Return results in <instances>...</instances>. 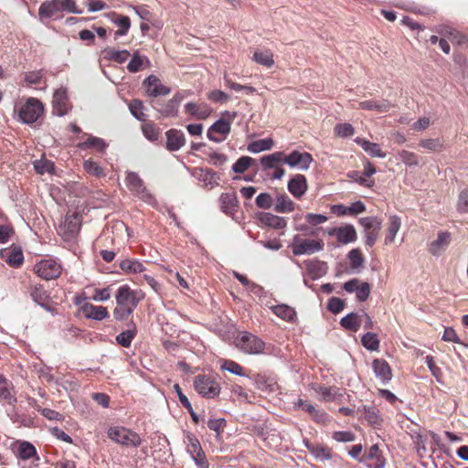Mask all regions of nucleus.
I'll list each match as a JSON object with an SVG mask.
<instances>
[{"mask_svg": "<svg viewBox=\"0 0 468 468\" xmlns=\"http://www.w3.org/2000/svg\"><path fill=\"white\" fill-rule=\"evenodd\" d=\"M186 112L199 119L205 120L211 114V108L207 104L188 102L185 105Z\"/></svg>", "mask_w": 468, "mask_h": 468, "instance_id": "28", "label": "nucleus"}, {"mask_svg": "<svg viewBox=\"0 0 468 468\" xmlns=\"http://www.w3.org/2000/svg\"><path fill=\"white\" fill-rule=\"evenodd\" d=\"M83 169L90 176L97 178L104 177L106 176L104 168L91 159H87L83 162Z\"/></svg>", "mask_w": 468, "mask_h": 468, "instance_id": "44", "label": "nucleus"}, {"mask_svg": "<svg viewBox=\"0 0 468 468\" xmlns=\"http://www.w3.org/2000/svg\"><path fill=\"white\" fill-rule=\"evenodd\" d=\"M356 143L372 157L385 158L387 155L378 144L371 143L366 139H357Z\"/></svg>", "mask_w": 468, "mask_h": 468, "instance_id": "33", "label": "nucleus"}, {"mask_svg": "<svg viewBox=\"0 0 468 468\" xmlns=\"http://www.w3.org/2000/svg\"><path fill=\"white\" fill-rule=\"evenodd\" d=\"M362 345L369 351H377L379 348V340L375 333L367 332L361 339Z\"/></svg>", "mask_w": 468, "mask_h": 468, "instance_id": "49", "label": "nucleus"}, {"mask_svg": "<svg viewBox=\"0 0 468 468\" xmlns=\"http://www.w3.org/2000/svg\"><path fill=\"white\" fill-rule=\"evenodd\" d=\"M274 209L278 213H289L293 211L294 203L287 195H279L276 197Z\"/></svg>", "mask_w": 468, "mask_h": 468, "instance_id": "40", "label": "nucleus"}, {"mask_svg": "<svg viewBox=\"0 0 468 468\" xmlns=\"http://www.w3.org/2000/svg\"><path fill=\"white\" fill-rule=\"evenodd\" d=\"M198 179L204 183L205 186L213 188L218 185L220 176L218 173L209 169H200L198 174Z\"/></svg>", "mask_w": 468, "mask_h": 468, "instance_id": "36", "label": "nucleus"}, {"mask_svg": "<svg viewBox=\"0 0 468 468\" xmlns=\"http://www.w3.org/2000/svg\"><path fill=\"white\" fill-rule=\"evenodd\" d=\"M0 400L8 405H14L16 402L12 383L3 377H0Z\"/></svg>", "mask_w": 468, "mask_h": 468, "instance_id": "27", "label": "nucleus"}, {"mask_svg": "<svg viewBox=\"0 0 468 468\" xmlns=\"http://www.w3.org/2000/svg\"><path fill=\"white\" fill-rule=\"evenodd\" d=\"M120 269L126 273H141L145 271L144 264L137 260L125 259L119 263Z\"/></svg>", "mask_w": 468, "mask_h": 468, "instance_id": "37", "label": "nucleus"}, {"mask_svg": "<svg viewBox=\"0 0 468 468\" xmlns=\"http://www.w3.org/2000/svg\"><path fill=\"white\" fill-rule=\"evenodd\" d=\"M272 202V197L269 193H261L255 200L257 207L263 209L271 208Z\"/></svg>", "mask_w": 468, "mask_h": 468, "instance_id": "62", "label": "nucleus"}, {"mask_svg": "<svg viewBox=\"0 0 468 468\" xmlns=\"http://www.w3.org/2000/svg\"><path fill=\"white\" fill-rule=\"evenodd\" d=\"M324 267H325V264L324 262L316 261V262H311L310 264H308L307 270H308L310 275L312 276V278L314 280V279H317L324 274V272H325Z\"/></svg>", "mask_w": 468, "mask_h": 468, "instance_id": "59", "label": "nucleus"}, {"mask_svg": "<svg viewBox=\"0 0 468 468\" xmlns=\"http://www.w3.org/2000/svg\"><path fill=\"white\" fill-rule=\"evenodd\" d=\"M1 256L13 268H18L24 262L23 251L19 247L5 249L1 251Z\"/></svg>", "mask_w": 468, "mask_h": 468, "instance_id": "22", "label": "nucleus"}, {"mask_svg": "<svg viewBox=\"0 0 468 468\" xmlns=\"http://www.w3.org/2000/svg\"><path fill=\"white\" fill-rule=\"evenodd\" d=\"M166 147L169 151H178L181 147L185 145L186 139L183 132L171 129L166 132Z\"/></svg>", "mask_w": 468, "mask_h": 468, "instance_id": "25", "label": "nucleus"}, {"mask_svg": "<svg viewBox=\"0 0 468 468\" xmlns=\"http://www.w3.org/2000/svg\"><path fill=\"white\" fill-rule=\"evenodd\" d=\"M348 259L352 269H357L363 266L364 258L358 249H353L348 253Z\"/></svg>", "mask_w": 468, "mask_h": 468, "instance_id": "58", "label": "nucleus"}, {"mask_svg": "<svg viewBox=\"0 0 468 468\" xmlns=\"http://www.w3.org/2000/svg\"><path fill=\"white\" fill-rule=\"evenodd\" d=\"M184 99V95L180 92L174 95V97L169 100L164 107L159 111L163 116H176L177 114V109Z\"/></svg>", "mask_w": 468, "mask_h": 468, "instance_id": "30", "label": "nucleus"}, {"mask_svg": "<svg viewBox=\"0 0 468 468\" xmlns=\"http://www.w3.org/2000/svg\"><path fill=\"white\" fill-rule=\"evenodd\" d=\"M272 146H273L272 139L265 138V139H261V140L251 142L248 145V150L250 153L257 154V153H261L262 151L270 150L272 148Z\"/></svg>", "mask_w": 468, "mask_h": 468, "instance_id": "46", "label": "nucleus"}, {"mask_svg": "<svg viewBox=\"0 0 468 468\" xmlns=\"http://www.w3.org/2000/svg\"><path fill=\"white\" fill-rule=\"evenodd\" d=\"M78 146L80 149L95 148L98 152L103 153L106 150L108 144L101 138L89 136L86 141L79 144Z\"/></svg>", "mask_w": 468, "mask_h": 468, "instance_id": "42", "label": "nucleus"}, {"mask_svg": "<svg viewBox=\"0 0 468 468\" xmlns=\"http://www.w3.org/2000/svg\"><path fill=\"white\" fill-rule=\"evenodd\" d=\"M307 188V180L303 175L297 174L288 182V190L296 198L302 197Z\"/></svg>", "mask_w": 468, "mask_h": 468, "instance_id": "20", "label": "nucleus"}, {"mask_svg": "<svg viewBox=\"0 0 468 468\" xmlns=\"http://www.w3.org/2000/svg\"><path fill=\"white\" fill-rule=\"evenodd\" d=\"M144 85L147 87L146 92L151 97L165 96L170 93V89L163 85L161 80L154 75L147 77L144 81Z\"/></svg>", "mask_w": 468, "mask_h": 468, "instance_id": "17", "label": "nucleus"}, {"mask_svg": "<svg viewBox=\"0 0 468 468\" xmlns=\"http://www.w3.org/2000/svg\"><path fill=\"white\" fill-rule=\"evenodd\" d=\"M128 327L129 328L127 330L122 332L116 336V342L123 347L131 346L132 341L137 333L136 325L134 323L131 322L128 324Z\"/></svg>", "mask_w": 468, "mask_h": 468, "instance_id": "31", "label": "nucleus"}, {"mask_svg": "<svg viewBox=\"0 0 468 468\" xmlns=\"http://www.w3.org/2000/svg\"><path fill=\"white\" fill-rule=\"evenodd\" d=\"M102 53L105 59L112 60L120 64L125 62L130 57V52L126 49L116 50L112 48H106L103 49Z\"/></svg>", "mask_w": 468, "mask_h": 468, "instance_id": "35", "label": "nucleus"}, {"mask_svg": "<svg viewBox=\"0 0 468 468\" xmlns=\"http://www.w3.org/2000/svg\"><path fill=\"white\" fill-rule=\"evenodd\" d=\"M399 159L409 166H417L420 162V157L412 152L401 150L399 152Z\"/></svg>", "mask_w": 468, "mask_h": 468, "instance_id": "54", "label": "nucleus"}, {"mask_svg": "<svg viewBox=\"0 0 468 468\" xmlns=\"http://www.w3.org/2000/svg\"><path fill=\"white\" fill-rule=\"evenodd\" d=\"M401 227V219L396 215L389 216L387 236L385 238V243L390 244L394 241L395 237Z\"/></svg>", "mask_w": 468, "mask_h": 468, "instance_id": "32", "label": "nucleus"}, {"mask_svg": "<svg viewBox=\"0 0 468 468\" xmlns=\"http://www.w3.org/2000/svg\"><path fill=\"white\" fill-rule=\"evenodd\" d=\"M37 453L36 448L28 441H22L18 446L17 456L22 460H27Z\"/></svg>", "mask_w": 468, "mask_h": 468, "instance_id": "52", "label": "nucleus"}, {"mask_svg": "<svg viewBox=\"0 0 468 468\" xmlns=\"http://www.w3.org/2000/svg\"><path fill=\"white\" fill-rule=\"evenodd\" d=\"M261 164L263 170L274 169L284 164V153L275 152L271 154L263 155L261 158Z\"/></svg>", "mask_w": 468, "mask_h": 468, "instance_id": "29", "label": "nucleus"}, {"mask_svg": "<svg viewBox=\"0 0 468 468\" xmlns=\"http://www.w3.org/2000/svg\"><path fill=\"white\" fill-rule=\"evenodd\" d=\"M82 217L80 213L67 214L63 224L60 226V232L65 239H73L80 230Z\"/></svg>", "mask_w": 468, "mask_h": 468, "instance_id": "9", "label": "nucleus"}, {"mask_svg": "<svg viewBox=\"0 0 468 468\" xmlns=\"http://www.w3.org/2000/svg\"><path fill=\"white\" fill-rule=\"evenodd\" d=\"M107 435L116 443L126 447H138L142 443V439L138 433L124 427H111Z\"/></svg>", "mask_w": 468, "mask_h": 468, "instance_id": "3", "label": "nucleus"}, {"mask_svg": "<svg viewBox=\"0 0 468 468\" xmlns=\"http://www.w3.org/2000/svg\"><path fill=\"white\" fill-rule=\"evenodd\" d=\"M34 168L37 173L43 175L45 173H53L54 164L47 159H39L34 162Z\"/></svg>", "mask_w": 468, "mask_h": 468, "instance_id": "56", "label": "nucleus"}, {"mask_svg": "<svg viewBox=\"0 0 468 468\" xmlns=\"http://www.w3.org/2000/svg\"><path fill=\"white\" fill-rule=\"evenodd\" d=\"M261 220L267 226L276 229H284L287 225L286 220L283 218L273 215L271 213H264L261 217Z\"/></svg>", "mask_w": 468, "mask_h": 468, "instance_id": "41", "label": "nucleus"}, {"mask_svg": "<svg viewBox=\"0 0 468 468\" xmlns=\"http://www.w3.org/2000/svg\"><path fill=\"white\" fill-rule=\"evenodd\" d=\"M53 110L58 116H63L69 110L68 95L65 89H58L53 94Z\"/></svg>", "mask_w": 468, "mask_h": 468, "instance_id": "19", "label": "nucleus"}, {"mask_svg": "<svg viewBox=\"0 0 468 468\" xmlns=\"http://www.w3.org/2000/svg\"><path fill=\"white\" fill-rule=\"evenodd\" d=\"M329 236L336 238L337 241L342 244H347L356 239V231L352 225L345 227L331 228L326 230Z\"/></svg>", "mask_w": 468, "mask_h": 468, "instance_id": "12", "label": "nucleus"}, {"mask_svg": "<svg viewBox=\"0 0 468 468\" xmlns=\"http://www.w3.org/2000/svg\"><path fill=\"white\" fill-rule=\"evenodd\" d=\"M271 309L278 317L287 322H293L296 318L295 310L287 304L274 305Z\"/></svg>", "mask_w": 468, "mask_h": 468, "instance_id": "34", "label": "nucleus"}, {"mask_svg": "<svg viewBox=\"0 0 468 468\" xmlns=\"http://www.w3.org/2000/svg\"><path fill=\"white\" fill-rule=\"evenodd\" d=\"M143 298L144 295L142 293L132 290L126 284L119 287L115 296L116 307L112 312L114 319L118 321L126 320L133 313Z\"/></svg>", "mask_w": 468, "mask_h": 468, "instance_id": "1", "label": "nucleus"}, {"mask_svg": "<svg viewBox=\"0 0 468 468\" xmlns=\"http://www.w3.org/2000/svg\"><path fill=\"white\" fill-rule=\"evenodd\" d=\"M312 162L313 156L307 152L293 151L289 155L284 154V164L291 167H297L302 171L308 170Z\"/></svg>", "mask_w": 468, "mask_h": 468, "instance_id": "10", "label": "nucleus"}, {"mask_svg": "<svg viewBox=\"0 0 468 468\" xmlns=\"http://www.w3.org/2000/svg\"><path fill=\"white\" fill-rule=\"evenodd\" d=\"M114 23L120 27L114 34L115 39L118 37L125 36L131 27L130 18L125 16H120L115 20Z\"/></svg>", "mask_w": 468, "mask_h": 468, "instance_id": "53", "label": "nucleus"}, {"mask_svg": "<svg viewBox=\"0 0 468 468\" xmlns=\"http://www.w3.org/2000/svg\"><path fill=\"white\" fill-rule=\"evenodd\" d=\"M195 389L205 398L212 399L220 392L219 383L215 378L207 375H198L194 381Z\"/></svg>", "mask_w": 468, "mask_h": 468, "instance_id": "6", "label": "nucleus"}, {"mask_svg": "<svg viewBox=\"0 0 468 468\" xmlns=\"http://www.w3.org/2000/svg\"><path fill=\"white\" fill-rule=\"evenodd\" d=\"M360 462L365 463L367 468H384L385 466V460L378 444L372 445L360 459Z\"/></svg>", "mask_w": 468, "mask_h": 468, "instance_id": "14", "label": "nucleus"}, {"mask_svg": "<svg viewBox=\"0 0 468 468\" xmlns=\"http://www.w3.org/2000/svg\"><path fill=\"white\" fill-rule=\"evenodd\" d=\"M144 135L150 141H156L159 137V129L152 122L144 123L142 126Z\"/></svg>", "mask_w": 468, "mask_h": 468, "instance_id": "57", "label": "nucleus"}, {"mask_svg": "<svg viewBox=\"0 0 468 468\" xmlns=\"http://www.w3.org/2000/svg\"><path fill=\"white\" fill-rule=\"evenodd\" d=\"M225 84H226L227 87H229V89H231V90H233L237 91V92L244 91L247 94H251V93H254L256 91L255 88H253V87L236 83V82L230 80L228 78H225Z\"/></svg>", "mask_w": 468, "mask_h": 468, "instance_id": "61", "label": "nucleus"}, {"mask_svg": "<svg viewBox=\"0 0 468 468\" xmlns=\"http://www.w3.org/2000/svg\"><path fill=\"white\" fill-rule=\"evenodd\" d=\"M359 223L363 226L364 231L367 232L370 230H380L381 220L377 217H366L359 218Z\"/></svg>", "mask_w": 468, "mask_h": 468, "instance_id": "51", "label": "nucleus"}, {"mask_svg": "<svg viewBox=\"0 0 468 468\" xmlns=\"http://www.w3.org/2000/svg\"><path fill=\"white\" fill-rule=\"evenodd\" d=\"M253 60L268 68L274 64L273 54L271 50H256L253 54Z\"/></svg>", "mask_w": 468, "mask_h": 468, "instance_id": "47", "label": "nucleus"}, {"mask_svg": "<svg viewBox=\"0 0 468 468\" xmlns=\"http://www.w3.org/2000/svg\"><path fill=\"white\" fill-rule=\"evenodd\" d=\"M144 63H146L147 66H149V59L145 56H142L139 54L138 51H136L133 53L132 59L128 63L127 69L132 73L138 72L143 69Z\"/></svg>", "mask_w": 468, "mask_h": 468, "instance_id": "45", "label": "nucleus"}, {"mask_svg": "<svg viewBox=\"0 0 468 468\" xmlns=\"http://www.w3.org/2000/svg\"><path fill=\"white\" fill-rule=\"evenodd\" d=\"M291 248L294 256L313 254L324 249V242L322 240L303 239L299 235H295Z\"/></svg>", "mask_w": 468, "mask_h": 468, "instance_id": "7", "label": "nucleus"}, {"mask_svg": "<svg viewBox=\"0 0 468 468\" xmlns=\"http://www.w3.org/2000/svg\"><path fill=\"white\" fill-rule=\"evenodd\" d=\"M419 144L431 152H440L442 149V144L439 139H422L420 141Z\"/></svg>", "mask_w": 468, "mask_h": 468, "instance_id": "60", "label": "nucleus"}, {"mask_svg": "<svg viewBox=\"0 0 468 468\" xmlns=\"http://www.w3.org/2000/svg\"><path fill=\"white\" fill-rule=\"evenodd\" d=\"M358 106L362 110L376 111L381 113L388 112L395 107L394 104L386 99L363 101L359 102Z\"/></svg>", "mask_w": 468, "mask_h": 468, "instance_id": "21", "label": "nucleus"}, {"mask_svg": "<svg viewBox=\"0 0 468 468\" xmlns=\"http://www.w3.org/2000/svg\"><path fill=\"white\" fill-rule=\"evenodd\" d=\"M316 391L323 397V399L325 401H333L337 397L342 395L339 392V388L336 387L321 386L316 389Z\"/></svg>", "mask_w": 468, "mask_h": 468, "instance_id": "50", "label": "nucleus"}, {"mask_svg": "<svg viewBox=\"0 0 468 468\" xmlns=\"http://www.w3.org/2000/svg\"><path fill=\"white\" fill-rule=\"evenodd\" d=\"M229 133L230 122L224 119H219L208 128L207 137L215 143H221Z\"/></svg>", "mask_w": 468, "mask_h": 468, "instance_id": "11", "label": "nucleus"}, {"mask_svg": "<svg viewBox=\"0 0 468 468\" xmlns=\"http://www.w3.org/2000/svg\"><path fill=\"white\" fill-rule=\"evenodd\" d=\"M81 310L85 317L89 319L101 321L109 317L108 310L104 306H97L90 303H86L82 305Z\"/></svg>", "mask_w": 468, "mask_h": 468, "instance_id": "23", "label": "nucleus"}, {"mask_svg": "<svg viewBox=\"0 0 468 468\" xmlns=\"http://www.w3.org/2000/svg\"><path fill=\"white\" fill-rule=\"evenodd\" d=\"M236 346L246 354L259 355L263 353L265 343L258 336L245 332L236 338Z\"/></svg>", "mask_w": 468, "mask_h": 468, "instance_id": "5", "label": "nucleus"}, {"mask_svg": "<svg viewBox=\"0 0 468 468\" xmlns=\"http://www.w3.org/2000/svg\"><path fill=\"white\" fill-rule=\"evenodd\" d=\"M125 184L129 190L139 197L144 199L149 197L146 187L144 185V181L137 173L128 172L125 178Z\"/></svg>", "mask_w": 468, "mask_h": 468, "instance_id": "13", "label": "nucleus"}, {"mask_svg": "<svg viewBox=\"0 0 468 468\" xmlns=\"http://www.w3.org/2000/svg\"><path fill=\"white\" fill-rule=\"evenodd\" d=\"M340 324L347 330L357 332L361 325V319L357 314L350 313L341 319Z\"/></svg>", "mask_w": 468, "mask_h": 468, "instance_id": "43", "label": "nucleus"}, {"mask_svg": "<svg viewBox=\"0 0 468 468\" xmlns=\"http://www.w3.org/2000/svg\"><path fill=\"white\" fill-rule=\"evenodd\" d=\"M35 272L44 280H53L61 273V266L54 260H43L34 267Z\"/></svg>", "mask_w": 468, "mask_h": 468, "instance_id": "8", "label": "nucleus"}, {"mask_svg": "<svg viewBox=\"0 0 468 468\" xmlns=\"http://www.w3.org/2000/svg\"><path fill=\"white\" fill-rule=\"evenodd\" d=\"M238 197L236 193H223L219 197V205L221 210L227 214L231 215L237 211Z\"/></svg>", "mask_w": 468, "mask_h": 468, "instance_id": "26", "label": "nucleus"}, {"mask_svg": "<svg viewBox=\"0 0 468 468\" xmlns=\"http://www.w3.org/2000/svg\"><path fill=\"white\" fill-rule=\"evenodd\" d=\"M184 441L186 445V452L190 456H194L195 454L204 452L198 439L195 434L189 431L186 432Z\"/></svg>", "mask_w": 468, "mask_h": 468, "instance_id": "39", "label": "nucleus"}, {"mask_svg": "<svg viewBox=\"0 0 468 468\" xmlns=\"http://www.w3.org/2000/svg\"><path fill=\"white\" fill-rule=\"evenodd\" d=\"M361 411V417H363L370 425L374 427L380 426L382 419L379 416L378 410L374 407L365 406Z\"/></svg>", "mask_w": 468, "mask_h": 468, "instance_id": "38", "label": "nucleus"}, {"mask_svg": "<svg viewBox=\"0 0 468 468\" xmlns=\"http://www.w3.org/2000/svg\"><path fill=\"white\" fill-rule=\"evenodd\" d=\"M144 103L140 100H132L129 103V110L132 115L138 121L144 122L146 115L144 113Z\"/></svg>", "mask_w": 468, "mask_h": 468, "instance_id": "48", "label": "nucleus"}, {"mask_svg": "<svg viewBox=\"0 0 468 468\" xmlns=\"http://www.w3.org/2000/svg\"><path fill=\"white\" fill-rule=\"evenodd\" d=\"M372 368L377 378L387 384L392 378V372L388 363L382 358H376L372 362Z\"/></svg>", "mask_w": 468, "mask_h": 468, "instance_id": "18", "label": "nucleus"}, {"mask_svg": "<svg viewBox=\"0 0 468 468\" xmlns=\"http://www.w3.org/2000/svg\"><path fill=\"white\" fill-rule=\"evenodd\" d=\"M64 11L72 14L80 13L74 0H46L38 8V16L40 18H50Z\"/></svg>", "mask_w": 468, "mask_h": 468, "instance_id": "2", "label": "nucleus"}, {"mask_svg": "<svg viewBox=\"0 0 468 468\" xmlns=\"http://www.w3.org/2000/svg\"><path fill=\"white\" fill-rule=\"evenodd\" d=\"M29 293L33 301L48 312L53 309L49 305L50 297L48 292L41 284H30L28 288Z\"/></svg>", "mask_w": 468, "mask_h": 468, "instance_id": "15", "label": "nucleus"}, {"mask_svg": "<svg viewBox=\"0 0 468 468\" xmlns=\"http://www.w3.org/2000/svg\"><path fill=\"white\" fill-rule=\"evenodd\" d=\"M332 212L338 216L352 215L356 216L366 211V206L362 201H356L346 207L345 205H334Z\"/></svg>", "mask_w": 468, "mask_h": 468, "instance_id": "24", "label": "nucleus"}, {"mask_svg": "<svg viewBox=\"0 0 468 468\" xmlns=\"http://www.w3.org/2000/svg\"><path fill=\"white\" fill-rule=\"evenodd\" d=\"M452 238L449 231H440L437 239L429 245V252L433 256H441L449 247Z\"/></svg>", "mask_w": 468, "mask_h": 468, "instance_id": "16", "label": "nucleus"}, {"mask_svg": "<svg viewBox=\"0 0 468 468\" xmlns=\"http://www.w3.org/2000/svg\"><path fill=\"white\" fill-rule=\"evenodd\" d=\"M457 210L461 213H468V189H464L460 193Z\"/></svg>", "mask_w": 468, "mask_h": 468, "instance_id": "64", "label": "nucleus"}, {"mask_svg": "<svg viewBox=\"0 0 468 468\" xmlns=\"http://www.w3.org/2000/svg\"><path fill=\"white\" fill-rule=\"evenodd\" d=\"M17 112L18 119L23 123L32 124L43 115L44 106L39 100L28 98L27 101L19 107Z\"/></svg>", "mask_w": 468, "mask_h": 468, "instance_id": "4", "label": "nucleus"}, {"mask_svg": "<svg viewBox=\"0 0 468 468\" xmlns=\"http://www.w3.org/2000/svg\"><path fill=\"white\" fill-rule=\"evenodd\" d=\"M253 162V158L250 156H242L232 165V170L237 174H242L252 165Z\"/></svg>", "mask_w": 468, "mask_h": 468, "instance_id": "55", "label": "nucleus"}, {"mask_svg": "<svg viewBox=\"0 0 468 468\" xmlns=\"http://www.w3.org/2000/svg\"><path fill=\"white\" fill-rule=\"evenodd\" d=\"M335 132L340 137H350L355 130L350 123H338L335 126Z\"/></svg>", "mask_w": 468, "mask_h": 468, "instance_id": "63", "label": "nucleus"}]
</instances>
